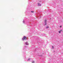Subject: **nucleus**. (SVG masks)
I'll return each mask as SVG.
<instances>
[{
	"label": "nucleus",
	"instance_id": "10",
	"mask_svg": "<svg viewBox=\"0 0 63 63\" xmlns=\"http://www.w3.org/2000/svg\"><path fill=\"white\" fill-rule=\"evenodd\" d=\"M61 31H62V30H61Z\"/></svg>",
	"mask_w": 63,
	"mask_h": 63
},
{
	"label": "nucleus",
	"instance_id": "7",
	"mask_svg": "<svg viewBox=\"0 0 63 63\" xmlns=\"http://www.w3.org/2000/svg\"><path fill=\"white\" fill-rule=\"evenodd\" d=\"M35 63V62L34 61H32V63Z\"/></svg>",
	"mask_w": 63,
	"mask_h": 63
},
{
	"label": "nucleus",
	"instance_id": "11",
	"mask_svg": "<svg viewBox=\"0 0 63 63\" xmlns=\"http://www.w3.org/2000/svg\"><path fill=\"white\" fill-rule=\"evenodd\" d=\"M60 27H62V26H61Z\"/></svg>",
	"mask_w": 63,
	"mask_h": 63
},
{
	"label": "nucleus",
	"instance_id": "9",
	"mask_svg": "<svg viewBox=\"0 0 63 63\" xmlns=\"http://www.w3.org/2000/svg\"><path fill=\"white\" fill-rule=\"evenodd\" d=\"M45 25H47V23L45 22Z\"/></svg>",
	"mask_w": 63,
	"mask_h": 63
},
{
	"label": "nucleus",
	"instance_id": "1",
	"mask_svg": "<svg viewBox=\"0 0 63 63\" xmlns=\"http://www.w3.org/2000/svg\"><path fill=\"white\" fill-rule=\"evenodd\" d=\"M23 40H26L27 39V38L26 36H24V37L23 38Z\"/></svg>",
	"mask_w": 63,
	"mask_h": 63
},
{
	"label": "nucleus",
	"instance_id": "3",
	"mask_svg": "<svg viewBox=\"0 0 63 63\" xmlns=\"http://www.w3.org/2000/svg\"><path fill=\"white\" fill-rule=\"evenodd\" d=\"M37 5H38V6H41V4H40V3H38Z\"/></svg>",
	"mask_w": 63,
	"mask_h": 63
},
{
	"label": "nucleus",
	"instance_id": "8",
	"mask_svg": "<svg viewBox=\"0 0 63 63\" xmlns=\"http://www.w3.org/2000/svg\"><path fill=\"white\" fill-rule=\"evenodd\" d=\"M59 33H61V32L60 31H59Z\"/></svg>",
	"mask_w": 63,
	"mask_h": 63
},
{
	"label": "nucleus",
	"instance_id": "5",
	"mask_svg": "<svg viewBox=\"0 0 63 63\" xmlns=\"http://www.w3.org/2000/svg\"><path fill=\"white\" fill-rule=\"evenodd\" d=\"M31 13H33L34 12L32 11H31Z\"/></svg>",
	"mask_w": 63,
	"mask_h": 63
},
{
	"label": "nucleus",
	"instance_id": "4",
	"mask_svg": "<svg viewBox=\"0 0 63 63\" xmlns=\"http://www.w3.org/2000/svg\"><path fill=\"white\" fill-rule=\"evenodd\" d=\"M52 48L53 49V48H54V47L53 46H52Z\"/></svg>",
	"mask_w": 63,
	"mask_h": 63
},
{
	"label": "nucleus",
	"instance_id": "12",
	"mask_svg": "<svg viewBox=\"0 0 63 63\" xmlns=\"http://www.w3.org/2000/svg\"><path fill=\"white\" fill-rule=\"evenodd\" d=\"M0 48H1V47H0Z\"/></svg>",
	"mask_w": 63,
	"mask_h": 63
},
{
	"label": "nucleus",
	"instance_id": "2",
	"mask_svg": "<svg viewBox=\"0 0 63 63\" xmlns=\"http://www.w3.org/2000/svg\"><path fill=\"white\" fill-rule=\"evenodd\" d=\"M26 44L27 45H29V44L27 42H26Z\"/></svg>",
	"mask_w": 63,
	"mask_h": 63
},
{
	"label": "nucleus",
	"instance_id": "6",
	"mask_svg": "<svg viewBox=\"0 0 63 63\" xmlns=\"http://www.w3.org/2000/svg\"><path fill=\"white\" fill-rule=\"evenodd\" d=\"M49 28V27L48 26V27H46V28Z\"/></svg>",
	"mask_w": 63,
	"mask_h": 63
}]
</instances>
